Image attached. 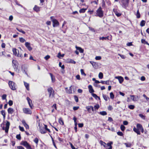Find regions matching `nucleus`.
Masks as SVG:
<instances>
[{"label": "nucleus", "instance_id": "1", "mask_svg": "<svg viewBox=\"0 0 149 149\" xmlns=\"http://www.w3.org/2000/svg\"><path fill=\"white\" fill-rule=\"evenodd\" d=\"M97 16H98L100 17H102L104 15L103 12L102 10V8L101 7H100L96 11Z\"/></svg>", "mask_w": 149, "mask_h": 149}, {"label": "nucleus", "instance_id": "2", "mask_svg": "<svg viewBox=\"0 0 149 149\" xmlns=\"http://www.w3.org/2000/svg\"><path fill=\"white\" fill-rule=\"evenodd\" d=\"M50 19L52 22L53 26L54 27H56L59 25V23L58 21L56 19H54L53 16L51 17Z\"/></svg>", "mask_w": 149, "mask_h": 149}, {"label": "nucleus", "instance_id": "3", "mask_svg": "<svg viewBox=\"0 0 149 149\" xmlns=\"http://www.w3.org/2000/svg\"><path fill=\"white\" fill-rule=\"evenodd\" d=\"M20 145L25 147L27 149H32L31 146L26 141H22L20 143Z\"/></svg>", "mask_w": 149, "mask_h": 149}, {"label": "nucleus", "instance_id": "4", "mask_svg": "<svg viewBox=\"0 0 149 149\" xmlns=\"http://www.w3.org/2000/svg\"><path fill=\"white\" fill-rule=\"evenodd\" d=\"M20 145L25 147L27 149H32L31 146L26 141H22L20 143Z\"/></svg>", "mask_w": 149, "mask_h": 149}, {"label": "nucleus", "instance_id": "5", "mask_svg": "<svg viewBox=\"0 0 149 149\" xmlns=\"http://www.w3.org/2000/svg\"><path fill=\"white\" fill-rule=\"evenodd\" d=\"M8 85L10 88L13 90H15L16 89L15 83L14 82L9 81L8 82Z\"/></svg>", "mask_w": 149, "mask_h": 149}, {"label": "nucleus", "instance_id": "6", "mask_svg": "<svg viewBox=\"0 0 149 149\" xmlns=\"http://www.w3.org/2000/svg\"><path fill=\"white\" fill-rule=\"evenodd\" d=\"M21 69L23 73H24L26 75L28 76V75L27 73V68L25 64L22 65L21 66Z\"/></svg>", "mask_w": 149, "mask_h": 149}, {"label": "nucleus", "instance_id": "7", "mask_svg": "<svg viewBox=\"0 0 149 149\" xmlns=\"http://www.w3.org/2000/svg\"><path fill=\"white\" fill-rule=\"evenodd\" d=\"M47 91L49 93V97H54V91L52 87H50L48 88Z\"/></svg>", "mask_w": 149, "mask_h": 149}, {"label": "nucleus", "instance_id": "8", "mask_svg": "<svg viewBox=\"0 0 149 149\" xmlns=\"http://www.w3.org/2000/svg\"><path fill=\"white\" fill-rule=\"evenodd\" d=\"M18 52V54H17V49L15 48H13V54L15 56H17L19 57H22V54H20L19 53V51L17 50Z\"/></svg>", "mask_w": 149, "mask_h": 149}, {"label": "nucleus", "instance_id": "9", "mask_svg": "<svg viewBox=\"0 0 149 149\" xmlns=\"http://www.w3.org/2000/svg\"><path fill=\"white\" fill-rule=\"evenodd\" d=\"M23 111L24 113L26 114H31L32 113V111L29 108H24Z\"/></svg>", "mask_w": 149, "mask_h": 149}, {"label": "nucleus", "instance_id": "10", "mask_svg": "<svg viewBox=\"0 0 149 149\" xmlns=\"http://www.w3.org/2000/svg\"><path fill=\"white\" fill-rule=\"evenodd\" d=\"M99 39L100 40H111L112 39V36L111 35L110 36H107V37H100L99 38Z\"/></svg>", "mask_w": 149, "mask_h": 149}, {"label": "nucleus", "instance_id": "11", "mask_svg": "<svg viewBox=\"0 0 149 149\" xmlns=\"http://www.w3.org/2000/svg\"><path fill=\"white\" fill-rule=\"evenodd\" d=\"M10 125V123L8 121H6V127L5 129V132L6 133H8V132Z\"/></svg>", "mask_w": 149, "mask_h": 149}, {"label": "nucleus", "instance_id": "12", "mask_svg": "<svg viewBox=\"0 0 149 149\" xmlns=\"http://www.w3.org/2000/svg\"><path fill=\"white\" fill-rule=\"evenodd\" d=\"M25 45L29 51H31L32 49V48L31 47L30 43L28 42H26L25 43Z\"/></svg>", "mask_w": 149, "mask_h": 149}, {"label": "nucleus", "instance_id": "13", "mask_svg": "<svg viewBox=\"0 0 149 149\" xmlns=\"http://www.w3.org/2000/svg\"><path fill=\"white\" fill-rule=\"evenodd\" d=\"M39 129L40 132L41 134H44L47 132V130H45V129L44 128V127H41L40 126L39 127Z\"/></svg>", "mask_w": 149, "mask_h": 149}, {"label": "nucleus", "instance_id": "14", "mask_svg": "<svg viewBox=\"0 0 149 149\" xmlns=\"http://www.w3.org/2000/svg\"><path fill=\"white\" fill-rule=\"evenodd\" d=\"M115 78L118 79L120 84L122 83L124 80L123 77L121 76H116L115 77Z\"/></svg>", "mask_w": 149, "mask_h": 149}, {"label": "nucleus", "instance_id": "15", "mask_svg": "<svg viewBox=\"0 0 149 149\" xmlns=\"http://www.w3.org/2000/svg\"><path fill=\"white\" fill-rule=\"evenodd\" d=\"M122 3L125 7L127 6L129 3V0H121Z\"/></svg>", "mask_w": 149, "mask_h": 149}, {"label": "nucleus", "instance_id": "16", "mask_svg": "<svg viewBox=\"0 0 149 149\" xmlns=\"http://www.w3.org/2000/svg\"><path fill=\"white\" fill-rule=\"evenodd\" d=\"M88 88L89 89V92L90 93H93L94 92V90L93 89L92 86L91 85H89L88 86Z\"/></svg>", "mask_w": 149, "mask_h": 149}, {"label": "nucleus", "instance_id": "17", "mask_svg": "<svg viewBox=\"0 0 149 149\" xmlns=\"http://www.w3.org/2000/svg\"><path fill=\"white\" fill-rule=\"evenodd\" d=\"M133 130L135 132L137 133L138 134H141V133L140 130L137 128H136L135 127H134V128L133 129Z\"/></svg>", "mask_w": 149, "mask_h": 149}, {"label": "nucleus", "instance_id": "18", "mask_svg": "<svg viewBox=\"0 0 149 149\" xmlns=\"http://www.w3.org/2000/svg\"><path fill=\"white\" fill-rule=\"evenodd\" d=\"M22 124L24 125V126L26 128V129H29V126L27 124H26L25 121L24 120H22Z\"/></svg>", "mask_w": 149, "mask_h": 149}, {"label": "nucleus", "instance_id": "19", "mask_svg": "<svg viewBox=\"0 0 149 149\" xmlns=\"http://www.w3.org/2000/svg\"><path fill=\"white\" fill-rule=\"evenodd\" d=\"M8 113L10 114H12L14 112L13 109L12 108H9L8 109Z\"/></svg>", "mask_w": 149, "mask_h": 149}, {"label": "nucleus", "instance_id": "20", "mask_svg": "<svg viewBox=\"0 0 149 149\" xmlns=\"http://www.w3.org/2000/svg\"><path fill=\"white\" fill-rule=\"evenodd\" d=\"M77 50H78L81 53H83L84 52V50L81 47L76 46L75 47Z\"/></svg>", "mask_w": 149, "mask_h": 149}, {"label": "nucleus", "instance_id": "21", "mask_svg": "<svg viewBox=\"0 0 149 149\" xmlns=\"http://www.w3.org/2000/svg\"><path fill=\"white\" fill-rule=\"evenodd\" d=\"M92 96L95 98V99L96 100H100V98L99 97H98L97 96V95L94 93H92Z\"/></svg>", "mask_w": 149, "mask_h": 149}, {"label": "nucleus", "instance_id": "22", "mask_svg": "<svg viewBox=\"0 0 149 149\" xmlns=\"http://www.w3.org/2000/svg\"><path fill=\"white\" fill-rule=\"evenodd\" d=\"M40 8L36 5H35L33 8V10L37 12H38L40 10Z\"/></svg>", "mask_w": 149, "mask_h": 149}, {"label": "nucleus", "instance_id": "23", "mask_svg": "<svg viewBox=\"0 0 149 149\" xmlns=\"http://www.w3.org/2000/svg\"><path fill=\"white\" fill-rule=\"evenodd\" d=\"M49 74L51 76L52 81V82H54L55 81V77L53 76L52 74L51 73H49Z\"/></svg>", "mask_w": 149, "mask_h": 149}, {"label": "nucleus", "instance_id": "24", "mask_svg": "<svg viewBox=\"0 0 149 149\" xmlns=\"http://www.w3.org/2000/svg\"><path fill=\"white\" fill-rule=\"evenodd\" d=\"M24 85L26 87V88L27 90L28 91L29 90V84L28 83H27L25 81H24Z\"/></svg>", "mask_w": 149, "mask_h": 149}, {"label": "nucleus", "instance_id": "25", "mask_svg": "<svg viewBox=\"0 0 149 149\" xmlns=\"http://www.w3.org/2000/svg\"><path fill=\"white\" fill-rule=\"evenodd\" d=\"M100 83L103 84H105L107 85H109V81H103L102 80V81H101Z\"/></svg>", "mask_w": 149, "mask_h": 149}, {"label": "nucleus", "instance_id": "26", "mask_svg": "<svg viewBox=\"0 0 149 149\" xmlns=\"http://www.w3.org/2000/svg\"><path fill=\"white\" fill-rule=\"evenodd\" d=\"M137 128L139 130H141V129L143 127L139 123H138L136 125Z\"/></svg>", "mask_w": 149, "mask_h": 149}, {"label": "nucleus", "instance_id": "27", "mask_svg": "<svg viewBox=\"0 0 149 149\" xmlns=\"http://www.w3.org/2000/svg\"><path fill=\"white\" fill-rule=\"evenodd\" d=\"M1 114L3 116L4 120L5 119L6 117V114L5 110H2L1 111Z\"/></svg>", "mask_w": 149, "mask_h": 149}, {"label": "nucleus", "instance_id": "28", "mask_svg": "<svg viewBox=\"0 0 149 149\" xmlns=\"http://www.w3.org/2000/svg\"><path fill=\"white\" fill-rule=\"evenodd\" d=\"M58 122L59 123V124L61 125H63L64 124L63 121L62 119V118L61 117L59 119Z\"/></svg>", "mask_w": 149, "mask_h": 149}, {"label": "nucleus", "instance_id": "29", "mask_svg": "<svg viewBox=\"0 0 149 149\" xmlns=\"http://www.w3.org/2000/svg\"><path fill=\"white\" fill-rule=\"evenodd\" d=\"M99 113L102 116H105L107 114V112L104 111H100Z\"/></svg>", "mask_w": 149, "mask_h": 149}, {"label": "nucleus", "instance_id": "30", "mask_svg": "<svg viewBox=\"0 0 149 149\" xmlns=\"http://www.w3.org/2000/svg\"><path fill=\"white\" fill-rule=\"evenodd\" d=\"M12 63L14 64L13 65V68L15 69V68L16 69H17V67L16 65V61H15L14 60H13L12 61Z\"/></svg>", "mask_w": 149, "mask_h": 149}, {"label": "nucleus", "instance_id": "31", "mask_svg": "<svg viewBox=\"0 0 149 149\" xmlns=\"http://www.w3.org/2000/svg\"><path fill=\"white\" fill-rule=\"evenodd\" d=\"M19 41L21 43H24L26 41L25 39L22 37H20L19 38Z\"/></svg>", "mask_w": 149, "mask_h": 149}, {"label": "nucleus", "instance_id": "32", "mask_svg": "<svg viewBox=\"0 0 149 149\" xmlns=\"http://www.w3.org/2000/svg\"><path fill=\"white\" fill-rule=\"evenodd\" d=\"M136 17L137 18H139L140 17V14L139 13V10H138L137 11L136 14Z\"/></svg>", "mask_w": 149, "mask_h": 149}, {"label": "nucleus", "instance_id": "33", "mask_svg": "<svg viewBox=\"0 0 149 149\" xmlns=\"http://www.w3.org/2000/svg\"><path fill=\"white\" fill-rule=\"evenodd\" d=\"M145 23H146V22H145V21L143 20H142L140 23V26H144L145 25Z\"/></svg>", "mask_w": 149, "mask_h": 149}, {"label": "nucleus", "instance_id": "34", "mask_svg": "<svg viewBox=\"0 0 149 149\" xmlns=\"http://www.w3.org/2000/svg\"><path fill=\"white\" fill-rule=\"evenodd\" d=\"M102 96L104 99L106 101H107L108 98L109 99L108 96L105 95L103 94Z\"/></svg>", "mask_w": 149, "mask_h": 149}, {"label": "nucleus", "instance_id": "35", "mask_svg": "<svg viewBox=\"0 0 149 149\" xmlns=\"http://www.w3.org/2000/svg\"><path fill=\"white\" fill-rule=\"evenodd\" d=\"M86 9L82 8L80 10L79 12L80 13H83L85 12Z\"/></svg>", "mask_w": 149, "mask_h": 149}, {"label": "nucleus", "instance_id": "36", "mask_svg": "<svg viewBox=\"0 0 149 149\" xmlns=\"http://www.w3.org/2000/svg\"><path fill=\"white\" fill-rule=\"evenodd\" d=\"M131 98L133 101H135L137 100V97H135L134 95H131Z\"/></svg>", "mask_w": 149, "mask_h": 149}, {"label": "nucleus", "instance_id": "37", "mask_svg": "<svg viewBox=\"0 0 149 149\" xmlns=\"http://www.w3.org/2000/svg\"><path fill=\"white\" fill-rule=\"evenodd\" d=\"M16 29L18 31H19V32H21V33H22L23 34H25V32L23 31L22 29H19L18 28H16Z\"/></svg>", "mask_w": 149, "mask_h": 149}, {"label": "nucleus", "instance_id": "38", "mask_svg": "<svg viewBox=\"0 0 149 149\" xmlns=\"http://www.w3.org/2000/svg\"><path fill=\"white\" fill-rule=\"evenodd\" d=\"M124 144L127 147H131V144L130 143H124Z\"/></svg>", "mask_w": 149, "mask_h": 149}, {"label": "nucleus", "instance_id": "39", "mask_svg": "<svg viewBox=\"0 0 149 149\" xmlns=\"http://www.w3.org/2000/svg\"><path fill=\"white\" fill-rule=\"evenodd\" d=\"M98 77L100 79H102L103 77V73L101 72H100L99 74Z\"/></svg>", "mask_w": 149, "mask_h": 149}, {"label": "nucleus", "instance_id": "40", "mask_svg": "<svg viewBox=\"0 0 149 149\" xmlns=\"http://www.w3.org/2000/svg\"><path fill=\"white\" fill-rule=\"evenodd\" d=\"M67 93L69 94L71 93H72V86L70 87L68 91L67 92Z\"/></svg>", "mask_w": 149, "mask_h": 149}, {"label": "nucleus", "instance_id": "41", "mask_svg": "<svg viewBox=\"0 0 149 149\" xmlns=\"http://www.w3.org/2000/svg\"><path fill=\"white\" fill-rule=\"evenodd\" d=\"M120 129H121V130L123 131H124L125 129V126L122 125H121V126H120Z\"/></svg>", "mask_w": 149, "mask_h": 149}, {"label": "nucleus", "instance_id": "42", "mask_svg": "<svg viewBox=\"0 0 149 149\" xmlns=\"http://www.w3.org/2000/svg\"><path fill=\"white\" fill-rule=\"evenodd\" d=\"M80 71L82 75H84V76H86V74L84 73L83 69H81L80 70Z\"/></svg>", "mask_w": 149, "mask_h": 149}, {"label": "nucleus", "instance_id": "43", "mask_svg": "<svg viewBox=\"0 0 149 149\" xmlns=\"http://www.w3.org/2000/svg\"><path fill=\"white\" fill-rule=\"evenodd\" d=\"M44 126H45V127H44V128H45V130H46L48 131L49 132H51V131H50V130L47 128V125H44Z\"/></svg>", "mask_w": 149, "mask_h": 149}, {"label": "nucleus", "instance_id": "44", "mask_svg": "<svg viewBox=\"0 0 149 149\" xmlns=\"http://www.w3.org/2000/svg\"><path fill=\"white\" fill-rule=\"evenodd\" d=\"M110 97L111 99H113L114 97V95L112 92H111L110 93Z\"/></svg>", "mask_w": 149, "mask_h": 149}, {"label": "nucleus", "instance_id": "45", "mask_svg": "<svg viewBox=\"0 0 149 149\" xmlns=\"http://www.w3.org/2000/svg\"><path fill=\"white\" fill-rule=\"evenodd\" d=\"M139 116L141 118L145 120V116L143 115L142 114H139Z\"/></svg>", "mask_w": 149, "mask_h": 149}, {"label": "nucleus", "instance_id": "46", "mask_svg": "<svg viewBox=\"0 0 149 149\" xmlns=\"http://www.w3.org/2000/svg\"><path fill=\"white\" fill-rule=\"evenodd\" d=\"M100 143L101 145H103L104 147H105V146L104 145V144H106V143L104 142H103L102 140H100Z\"/></svg>", "mask_w": 149, "mask_h": 149}, {"label": "nucleus", "instance_id": "47", "mask_svg": "<svg viewBox=\"0 0 149 149\" xmlns=\"http://www.w3.org/2000/svg\"><path fill=\"white\" fill-rule=\"evenodd\" d=\"M128 107L131 109H133L134 108V106L133 105H130Z\"/></svg>", "mask_w": 149, "mask_h": 149}, {"label": "nucleus", "instance_id": "48", "mask_svg": "<svg viewBox=\"0 0 149 149\" xmlns=\"http://www.w3.org/2000/svg\"><path fill=\"white\" fill-rule=\"evenodd\" d=\"M113 143V142L112 141H111L110 142H108L107 143V145L108 146H109V147H111V146H111V145Z\"/></svg>", "mask_w": 149, "mask_h": 149}, {"label": "nucleus", "instance_id": "49", "mask_svg": "<svg viewBox=\"0 0 149 149\" xmlns=\"http://www.w3.org/2000/svg\"><path fill=\"white\" fill-rule=\"evenodd\" d=\"M117 134L118 135L120 136H122L123 135V132H117Z\"/></svg>", "mask_w": 149, "mask_h": 149}, {"label": "nucleus", "instance_id": "50", "mask_svg": "<svg viewBox=\"0 0 149 149\" xmlns=\"http://www.w3.org/2000/svg\"><path fill=\"white\" fill-rule=\"evenodd\" d=\"M7 95L6 94H3L2 96V99L3 100H6Z\"/></svg>", "mask_w": 149, "mask_h": 149}, {"label": "nucleus", "instance_id": "51", "mask_svg": "<svg viewBox=\"0 0 149 149\" xmlns=\"http://www.w3.org/2000/svg\"><path fill=\"white\" fill-rule=\"evenodd\" d=\"M100 107L99 105L98 104H97L94 106V108L95 109H98Z\"/></svg>", "mask_w": 149, "mask_h": 149}, {"label": "nucleus", "instance_id": "52", "mask_svg": "<svg viewBox=\"0 0 149 149\" xmlns=\"http://www.w3.org/2000/svg\"><path fill=\"white\" fill-rule=\"evenodd\" d=\"M143 96L146 99L147 101L149 102V98L145 94H143Z\"/></svg>", "mask_w": 149, "mask_h": 149}, {"label": "nucleus", "instance_id": "53", "mask_svg": "<svg viewBox=\"0 0 149 149\" xmlns=\"http://www.w3.org/2000/svg\"><path fill=\"white\" fill-rule=\"evenodd\" d=\"M74 99L76 102H78V98L76 95H74Z\"/></svg>", "mask_w": 149, "mask_h": 149}, {"label": "nucleus", "instance_id": "54", "mask_svg": "<svg viewBox=\"0 0 149 149\" xmlns=\"http://www.w3.org/2000/svg\"><path fill=\"white\" fill-rule=\"evenodd\" d=\"M8 103L10 106H11L13 104V101L11 100H9Z\"/></svg>", "mask_w": 149, "mask_h": 149}, {"label": "nucleus", "instance_id": "55", "mask_svg": "<svg viewBox=\"0 0 149 149\" xmlns=\"http://www.w3.org/2000/svg\"><path fill=\"white\" fill-rule=\"evenodd\" d=\"M34 141L35 143H36V144L37 145H38V139L37 138H35V139L34 140Z\"/></svg>", "mask_w": 149, "mask_h": 149}, {"label": "nucleus", "instance_id": "56", "mask_svg": "<svg viewBox=\"0 0 149 149\" xmlns=\"http://www.w3.org/2000/svg\"><path fill=\"white\" fill-rule=\"evenodd\" d=\"M16 138L18 140H20L21 139V137L20 134H17L16 136Z\"/></svg>", "mask_w": 149, "mask_h": 149}, {"label": "nucleus", "instance_id": "57", "mask_svg": "<svg viewBox=\"0 0 149 149\" xmlns=\"http://www.w3.org/2000/svg\"><path fill=\"white\" fill-rule=\"evenodd\" d=\"M86 108L88 112H91V108H90V106H87Z\"/></svg>", "mask_w": 149, "mask_h": 149}, {"label": "nucleus", "instance_id": "58", "mask_svg": "<svg viewBox=\"0 0 149 149\" xmlns=\"http://www.w3.org/2000/svg\"><path fill=\"white\" fill-rule=\"evenodd\" d=\"M116 15L118 17H120L121 15V14L120 13H118V12H116L115 13Z\"/></svg>", "mask_w": 149, "mask_h": 149}, {"label": "nucleus", "instance_id": "59", "mask_svg": "<svg viewBox=\"0 0 149 149\" xmlns=\"http://www.w3.org/2000/svg\"><path fill=\"white\" fill-rule=\"evenodd\" d=\"M102 6L103 8H104L105 7V3L104 0H103Z\"/></svg>", "mask_w": 149, "mask_h": 149}, {"label": "nucleus", "instance_id": "60", "mask_svg": "<svg viewBox=\"0 0 149 149\" xmlns=\"http://www.w3.org/2000/svg\"><path fill=\"white\" fill-rule=\"evenodd\" d=\"M78 125L79 127H82L83 126L84 124L83 123H78Z\"/></svg>", "mask_w": 149, "mask_h": 149}, {"label": "nucleus", "instance_id": "61", "mask_svg": "<svg viewBox=\"0 0 149 149\" xmlns=\"http://www.w3.org/2000/svg\"><path fill=\"white\" fill-rule=\"evenodd\" d=\"M101 59V57L100 56H96L95 58L96 60H100Z\"/></svg>", "mask_w": 149, "mask_h": 149}, {"label": "nucleus", "instance_id": "62", "mask_svg": "<svg viewBox=\"0 0 149 149\" xmlns=\"http://www.w3.org/2000/svg\"><path fill=\"white\" fill-rule=\"evenodd\" d=\"M128 122L126 120L124 121L123 122V124L124 125H127L128 124Z\"/></svg>", "mask_w": 149, "mask_h": 149}, {"label": "nucleus", "instance_id": "63", "mask_svg": "<svg viewBox=\"0 0 149 149\" xmlns=\"http://www.w3.org/2000/svg\"><path fill=\"white\" fill-rule=\"evenodd\" d=\"M108 109L109 110L111 111L113 109V108L112 106L109 105V106L108 108Z\"/></svg>", "mask_w": 149, "mask_h": 149}, {"label": "nucleus", "instance_id": "64", "mask_svg": "<svg viewBox=\"0 0 149 149\" xmlns=\"http://www.w3.org/2000/svg\"><path fill=\"white\" fill-rule=\"evenodd\" d=\"M69 143L71 146V148L72 149H75V147L73 146L72 144L70 142Z\"/></svg>", "mask_w": 149, "mask_h": 149}]
</instances>
